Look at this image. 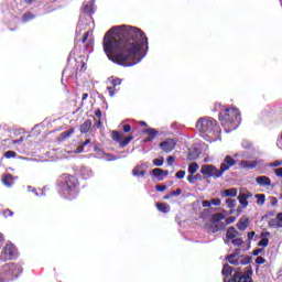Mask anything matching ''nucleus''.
Returning a JSON list of instances; mask_svg holds the SVG:
<instances>
[{
	"label": "nucleus",
	"mask_w": 282,
	"mask_h": 282,
	"mask_svg": "<svg viewBox=\"0 0 282 282\" xmlns=\"http://www.w3.org/2000/svg\"><path fill=\"white\" fill-rule=\"evenodd\" d=\"M185 175H186V172L184 170H180L178 172H176L175 177L177 180H184Z\"/></svg>",
	"instance_id": "nucleus-44"
},
{
	"label": "nucleus",
	"mask_w": 282,
	"mask_h": 282,
	"mask_svg": "<svg viewBox=\"0 0 282 282\" xmlns=\"http://www.w3.org/2000/svg\"><path fill=\"white\" fill-rule=\"evenodd\" d=\"M85 50L87 54H91L94 52V42L87 43Z\"/></svg>",
	"instance_id": "nucleus-41"
},
{
	"label": "nucleus",
	"mask_w": 282,
	"mask_h": 282,
	"mask_svg": "<svg viewBox=\"0 0 282 282\" xmlns=\"http://www.w3.org/2000/svg\"><path fill=\"white\" fill-rule=\"evenodd\" d=\"M261 252H263V248L253 250V257H259V254H261Z\"/></svg>",
	"instance_id": "nucleus-59"
},
{
	"label": "nucleus",
	"mask_w": 282,
	"mask_h": 282,
	"mask_svg": "<svg viewBox=\"0 0 282 282\" xmlns=\"http://www.w3.org/2000/svg\"><path fill=\"white\" fill-rule=\"evenodd\" d=\"M202 175H206V177H213L214 180H219L223 176L221 170L217 169V166L213 164H204L200 167Z\"/></svg>",
	"instance_id": "nucleus-8"
},
{
	"label": "nucleus",
	"mask_w": 282,
	"mask_h": 282,
	"mask_svg": "<svg viewBox=\"0 0 282 282\" xmlns=\"http://www.w3.org/2000/svg\"><path fill=\"white\" fill-rule=\"evenodd\" d=\"M156 208L160 213H171V206L164 203H156Z\"/></svg>",
	"instance_id": "nucleus-26"
},
{
	"label": "nucleus",
	"mask_w": 282,
	"mask_h": 282,
	"mask_svg": "<svg viewBox=\"0 0 282 282\" xmlns=\"http://www.w3.org/2000/svg\"><path fill=\"white\" fill-rule=\"evenodd\" d=\"M187 159L193 162L194 160H197V153L193 152V151H189L188 152V155H187Z\"/></svg>",
	"instance_id": "nucleus-49"
},
{
	"label": "nucleus",
	"mask_w": 282,
	"mask_h": 282,
	"mask_svg": "<svg viewBox=\"0 0 282 282\" xmlns=\"http://www.w3.org/2000/svg\"><path fill=\"white\" fill-rule=\"evenodd\" d=\"M237 164V160L232 159L230 155H226L223 163L220 164V173L224 175L226 171H230L231 166Z\"/></svg>",
	"instance_id": "nucleus-11"
},
{
	"label": "nucleus",
	"mask_w": 282,
	"mask_h": 282,
	"mask_svg": "<svg viewBox=\"0 0 282 282\" xmlns=\"http://www.w3.org/2000/svg\"><path fill=\"white\" fill-rule=\"evenodd\" d=\"M155 189H156L159 193H164V191H166V185H156V186H155Z\"/></svg>",
	"instance_id": "nucleus-53"
},
{
	"label": "nucleus",
	"mask_w": 282,
	"mask_h": 282,
	"mask_svg": "<svg viewBox=\"0 0 282 282\" xmlns=\"http://www.w3.org/2000/svg\"><path fill=\"white\" fill-rule=\"evenodd\" d=\"M231 243L237 248H241V246H243V240L241 238H232Z\"/></svg>",
	"instance_id": "nucleus-38"
},
{
	"label": "nucleus",
	"mask_w": 282,
	"mask_h": 282,
	"mask_svg": "<svg viewBox=\"0 0 282 282\" xmlns=\"http://www.w3.org/2000/svg\"><path fill=\"white\" fill-rule=\"evenodd\" d=\"M219 121L225 129V133H231L241 124V111L235 107L225 108L219 113Z\"/></svg>",
	"instance_id": "nucleus-4"
},
{
	"label": "nucleus",
	"mask_w": 282,
	"mask_h": 282,
	"mask_svg": "<svg viewBox=\"0 0 282 282\" xmlns=\"http://www.w3.org/2000/svg\"><path fill=\"white\" fill-rule=\"evenodd\" d=\"M256 183L258 186H272V181L268 176H258Z\"/></svg>",
	"instance_id": "nucleus-20"
},
{
	"label": "nucleus",
	"mask_w": 282,
	"mask_h": 282,
	"mask_svg": "<svg viewBox=\"0 0 282 282\" xmlns=\"http://www.w3.org/2000/svg\"><path fill=\"white\" fill-rule=\"evenodd\" d=\"M131 140H133V137H132V135H129V137L124 138L123 140H121V141L119 142V147H120L121 149H124V147H127V145L131 142Z\"/></svg>",
	"instance_id": "nucleus-32"
},
{
	"label": "nucleus",
	"mask_w": 282,
	"mask_h": 282,
	"mask_svg": "<svg viewBox=\"0 0 282 282\" xmlns=\"http://www.w3.org/2000/svg\"><path fill=\"white\" fill-rule=\"evenodd\" d=\"M241 254V249H235L234 253L226 257V261H230V259H235V257H239Z\"/></svg>",
	"instance_id": "nucleus-36"
},
{
	"label": "nucleus",
	"mask_w": 282,
	"mask_h": 282,
	"mask_svg": "<svg viewBox=\"0 0 282 282\" xmlns=\"http://www.w3.org/2000/svg\"><path fill=\"white\" fill-rule=\"evenodd\" d=\"M172 197H177L182 195V189L177 188L176 191L171 192Z\"/></svg>",
	"instance_id": "nucleus-54"
},
{
	"label": "nucleus",
	"mask_w": 282,
	"mask_h": 282,
	"mask_svg": "<svg viewBox=\"0 0 282 282\" xmlns=\"http://www.w3.org/2000/svg\"><path fill=\"white\" fill-rule=\"evenodd\" d=\"M112 140L120 143L122 140V134L118 131H112Z\"/></svg>",
	"instance_id": "nucleus-37"
},
{
	"label": "nucleus",
	"mask_w": 282,
	"mask_h": 282,
	"mask_svg": "<svg viewBox=\"0 0 282 282\" xmlns=\"http://www.w3.org/2000/svg\"><path fill=\"white\" fill-rule=\"evenodd\" d=\"M24 140L25 138L20 137V139L13 140V144H21Z\"/></svg>",
	"instance_id": "nucleus-62"
},
{
	"label": "nucleus",
	"mask_w": 282,
	"mask_h": 282,
	"mask_svg": "<svg viewBox=\"0 0 282 282\" xmlns=\"http://www.w3.org/2000/svg\"><path fill=\"white\" fill-rule=\"evenodd\" d=\"M143 133L148 134V137L143 139V142L147 143L153 142V140H155V137H158L160 132L153 128H147L143 130Z\"/></svg>",
	"instance_id": "nucleus-14"
},
{
	"label": "nucleus",
	"mask_w": 282,
	"mask_h": 282,
	"mask_svg": "<svg viewBox=\"0 0 282 282\" xmlns=\"http://www.w3.org/2000/svg\"><path fill=\"white\" fill-rule=\"evenodd\" d=\"M209 202L212 206H221V199L219 198H212Z\"/></svg>",
	"instance_id": "nucleus-50"
},
{
	"label": "nucleus",
	"mask_w": 282,
	"mask_h": 282,
	"mask_svg": "<svg viewBox=\"0 0 282 282\" xmlns=\"http://www.w3.org/2000/svg\"><path fill=\"white\" fill-rule=\"evenodd\" d=\"M226 219V215L218 213V214H214L212 216V221H214V224H219V221Z\"/></svg>",
	"instance_id": "nucleus-30"
},
{
	"label": "nucleus",
	"mask_w": 282,
	"mask_h": 282,
	"mask_svg": "<svg viewBox=\"0 0 282 282\" xmlns=\"http://www.w3.org/2000/svg\"><path fill=\"white\" fill-rule=\"evenodd\" d=\"M108 158L107 161L108 162H116V160H120V156H116L113 154H108Z\"/></svg>",
	"instance_id": "nucleus-52"
},
{
	"label": "nucleus",
	"mask_w": 282,
	"mask_h": 282,
	"mask_svg": "<svg viewBox=\"0 0 282 282\" xmlns=\"http://www.w3.org/2000/svg\"><path fill=\"white\" fill-rule=\"evenodd\" d=\"M32 193L35 195V197H43V195H45V193L43 192V189H36L33 188Z\"/></svg>",
	"instance_id": "nucleus-43"
},
{
	"label": "nucleus",
	"mask_w": 282,
	"mask_h": 282,
	"mask_svg": "<svg viewBox=\"0 0 282 282\" xmlns=\"http://www.w3.org/2000/svg\"><path fill=\"white\" fill-rule=\"evenodd\" d=\"M147 169H149V165L144 162L137 164L132 170L133 177H144L147 175Z\"/></svg>",
	"instance_id": "nucleus-12"
},
{
	"label": "nucleus",
	"mask_w": 282,
	"mask_h": 282,
	"mask_svg": "<svg viewBox=\"0 0 282 282\" xmlns=\"http://www.w3.org/2000/svg\"><path fill=\"white\" fill-rule=\"evenodd\" d=\"M256 263H257L258 265H263V263H265V258H263V257H257V258H256Z\"/></svg>",
	"instance_id": "nucleus-51"
},
{
	"label": "nucleus",
	"mask_w": 282,
	"mask_h": 282,
	"mask_svg": "<svg viewBox=\"0 0 282 282\" xmlns=\"http://www.w3.org/2000/svg\"><path fill=\"white\" fill-rule=\"evenodd\" d=\"M239 235V231H237V229L235 227H229L227 229V241L226 243H228V241H230V239H235V237H237Z\"/></svg>",
	"instance_id": "nucleus-23"
},
{
	"label": "nucleus",
	"mask_w": 282,
	"mask_h": 282,
	"mask_svg": "<svg viewBox=\"0 0 282 282\" xmlns=\"http://www.w3.org/2000/svg\"><path fill=\"white\" fill-rule=\"evenodd\" d=\"M151 173L153 177L158 180V182H163L164 177L169 176V171H164L160 167L153 169Z\"/></svg>",
	"instance_id": "nucleus-15"
},
{
	"label": "nucleus",
	"mask_w": 282,
	"mask_h": 282,
	"mask_svg": "<svg viewBox=\"0 0 282 282\" xmlns=\"http://www.w3.org/2000/svg\"><path fill=\"white\" fill-rule=\"evenodd\" d=\"M36 19V15L32 12H26L22 15V23H29V21H34Z\"/></svg>",
	"instance_id": "nucleus-28"
},
{
	"label": "nucleus",
	"mask_w": 282,
	"mask_h": 282,
	"mask_svg": "<svg viewBox=\"0 0 282 282\" xmlns=\"http://www.w3.org/2000/svg\"><path fill=\"white\" fill-rule=\"evenodd\" d=\"M279 204V199L276 197H271V206H276Z\"/></svg>",
	"instance_id": "nucleus-63"
},
{
	"label": "nucleus",
	"mask_w": 282,
	"mask_h": 282,
	"mask_svg": "<svg viewBox=\"0 0 282 282\" xmlns=\"http://www.w3.org/2000/svg\"><path fill=\"white\" fill-rule=\"evenodd\" d=\"M109 83H110V85H112V87L111 86L108 87L107 91H108L110 98H113L116 96V87H119V85H122V79L116 78V77H110Z\"/></svg>",
	"instance_id": "nucleus-13"
},
{
	"label": "nucleus",
	"mask_w": 282,
	"mask_h": 282,
	"mask_svg": "<svg viewBox=\"0 0 282 282\" xmlns=\"http://www.w3.org/2000/svg\"><path fill=\"white\" fill-rule=\"evenodd\" d=\"M83 12L86 14V17H91L94 14V2L87 3L83 7Z\"/></svg>",
	"instance_id": "nucleus-24"
},
{
	"label": "nucleus",
	"mask_w": 282,
	"mask_h": 282,
	"mask_svg": "<svg viewBox=\"0 0 282 282\" xmlns=\"http://www.w3.org/2000/svg\"><path fill=\"white\" fill-rule=\"evenodd\" d=\"M159 147L163 153H171L177 147V141L175 139H165Z\"/></svg>",
	"instance_id": "nucleus-10"
},
{
	"label": "nucleus",
	"mask_w": 282,
	"mask_h": 282,
	"mask_svg": "<svg viewBox=\"0 0 282 282\" xmlns=\"http://www.w3.org/2000/svg\"><path fill=\"white\" fill-rule=\"evenodd\" d=\"M58 194L63 199H76L80 193V183L76 176L64 174L58 183Z\"/></svg>",
	"instance_id": "nucleus-3"
},
{
	"label": "nucleus",
	"mask_w": 282,
	"mask_h": 282,
	"mask_svg": "<svg viewBox=\"0 0 282 282\" xmlns=\"http://www.w3.org/2000/svg\"><path fill=\"white\" fill-rule=\"evenodd\" d=\"M75 131L76 130L74 128H70V129L62 132L59 135L61 140H67V138H69L70 135H74Z\"/></svg>",
	"instance_id": "nucleus-29"
},
{
	"label": "nucleus",
	"mask_w": 282,
	"mask_h": 282,
	"mask_svg": "<svg viewBox=\"0 0 282 282\" xmlns=\"http://www.w3.org/2000/svg\"><path fill=\"white\" fill-rule=\"evenodd\" d=\"M226 205L228 208H235L237 206V200L232 198H227L226 199Z\"/></svg>",
	"instance_id": "nucleus-39"
},
{
	"label": "nucleus",
	"mask_w": 282,
	"mask_h": 282,
	"mask_svg": "<svg viewBox=\"0 0 282 282\" xmlns=\"http://www.w3.org/2000/svg\"><path fill=\"white\" fill-rule=\"evenodd\" d=\"M221 272L223 276H225L224 282H254L252 281V268H247V271L243 273L241 271L235 272V268L230 267V264H224ZM232 272H235L234 275ZM231 275L232 278L228 280Z\"/></svg>",
	"instance_id": "nucleus-6"
},
{
	"label": "nucleus",
	"mask_w": 282,
	"mask_h": 282,
	"mask_svg": "<svg viewBox=\"0 0 282 282\" xmlns=\"http://www.w3.org/2000/svg\"><path fill=\"white\" fill-rule=\"evenodd\" d=\"M237 193H239V191L237 189V187H234L224 189L223 192H220V195L221 197H237Z\"/></svg>",
	"instance_id": "nucleus-21"
},
{
	"label": "nucleus",
	"mask_w": 282,
	"mask_h": 282,
	"mask_svg": "<svg viewBox=\"0 0 282 282\" xmlns=\"http://www.w3.org/2000/svg\"><path fill=\"white\" fill-rule=\"evenodd\" d=\"M89 23H91V17L80 15L76 26V34H80V32L87 30V28H89Z\"/></svg>",
	"instance_id": "nucleus-9"
},
{
	"label": "nucleus",
	"mask_w": 282,
	"mask_h": 282,
	"mask_svg": "<svg viewBox=\"0 0 282 282\" xmlns=\"http://www.w3.org/2000/svg\"><path fill=\"white\" fill-rule=\"evenodd\" d=\"M258 164H259V162H257V161L242 160V161H240L239 166H240V169H245L246 171H250L252 169H257Z\"/></svg>",
	"instance_id": "nucleus-17"
},
{
	"label": "nucleus",
	"mask_w": 282,
	"mask_h": 282,
	"mask_svg": "<svg viewBox=\"0 0 282 282\" xmlns=\"http://www.w3.org/2000/svg\"><path fill=\"white\" fill-rule=\"evenodd\" d=\"M256 198L258 206H263V204H265V194H257Z\"/></svg>",
	"instance_id": "nucleus-33"
},
{
	"label": "nucleus",
	"mask_w": 282,
	"mask_h": 282,
	"mask_svg": "<svg viewBox=\"0 0 282 282\" xmlns=\"http://www.w3.org/2000/svg\"><path fill=\"white\" fill-rule=\"evenodd\" d=\"M274 173L278 177H282V167L275 169Z\"/></svg>",
	"instance_id": "nucleus-60"
},
{
	"label": "nucleus",
	"mask_w": 282,
	"mask_h": 282,
	"mask_svg": "<svg viewBox=\"0 0 282 282\" xmlns=\"http://www.w3.org/2000/svg\"><path fill=\"white\" fill-rule=\"evenodd\" d=\"M17 257H19V251L17 250V247H14L12 242H9L6 245L0 253V261H12L17 259Z\"/></svg>",
	"instance_id": "nucleus-7"
},
{
	"label": "nucleus",
	"mask_w": 282,
	"mask_h": 282,
	"mask_svg": "<svg viewBox=\"0 0 282 282\" xmlns=\"http://www.w3.org/2000/svg\"><path fill=\"white\" fill-rule=\"evenodd\" d=\"M231 265H241L239 257L227 260Z\"/></svg>",
	"instance_id": "nucleus-46"
},
{
	"label": "nucleus",
	"mask_w": 282,
	"mask_h": 282,
	"mask_svg": "<svg viewBox=\"0 0 282 282\" xmlns=\"http://www.w3.org/2000/svg\"><path fill=\"white\" fill-rule=\"evenodd\" d=\"M242 149H252V143L248 140L242 141L241 143Z\"/></svg>",
	"instance_id": "nucleus-48"
},
{
	"label": "nucleus",
	"mask_w": 282,
	"mask_h": 282,
	"mask_svg": "<svg viewBox=\"0 0 282 282\" xmlns=\"http://www.w3.org/2000/svg\"><path fill=\"white\" fill-rule=\"evenodd\" d=\"M89 129H91V120L89 119L82 123L79 127L80 133H88Z\"/></svg>",
	"instance_id": "nucleus-25"
},
{
	"label": "nucleus",
	"mask_w": 282,
	"mask_h": 282,
	"mask_svg": "<svg viewBox=\"0 0 282 282\" xmlns=\"http://www.w3.org/2000/svg\"><path fill=\"white\" fill-rule=\"evenodd\" d=\"M104 52L116 65L133 67L149 54V37L135 26H115L104 36Z\"/></svg>",
	"instance_id": "nucleus-1"
},
{
	"label": "nucleus",
	"mask_w": 282,
	"mask_h": 282,
	"mask_svg": "<svg viewBox=\"0 0 282 282\" xmlns=\"http://www.w3.org/2000/svg\"><path fill=\"white\" fill-rule=\"evenodd\" d=\"M212 203L210 200H203V208H210Z\"/></svg>",
	"instance_id": "nucleus-57"
},
{
	"label": "nucleus",
	"mask_w": 282,
	"mask_h": 282,
	"mask_svg": "<svg viewBox=\"0 0 282 282\" xmlns=\"http://www.w3.org/2000/svg\"><path fill=\"white\" fill-rule=\"evenodd\" d=\"M187 182L189 184H195V182H202V174H195V175L189 174L187 176Z\"/></svg>",
	"instance_id": "nucleus-27"
},
{
	"label": "nucleus",
	"mask_w": 282,
	"mask_h": 282,
	"mask_svg": "<svg viewBox=\"0 0 282 282\" xmlns=\"http://www.w3.org/2000/svg\"><path fill=\"white\" fill-rule=\"evenodd\" d=\"M196 129L207 142H217V140H221V128L214 118H200L196 122Z\"/></svg>",
	"instance_id": "nucleus-2"
},
{
	"label": "nucleus",
	"mask_w": 282,
	"mask_h": 282,
	"mask_svg": "<svg viewBox=\"0 0 282 282\" xmlns=\"http://www.w3.org/2000/svg\"><path fill=\"white\" fill-rule=\"evenodd\" d=\"M240 265H248L252 261V258L246 257V256H240Z\"/></svg>",
	"instance_id": "nucleus-34"
},
{
	"label": "nucleus",
	"mask_w": 282,
	"mask_h": 282,
	"mask_svg": "<svg viewBox=\"0 0 282 282\" xmlns=\"http://www.w3.org/2000/svg\"><path fill=\"white\" fill-rule=\"evenodd\" d=\"M6 238L3 234H0V248L3 246ZM23 274V267L18 263L9 262L3 265H0V282H10L14 279H19V275Z\"/></svg>",
	"instance_id": "nucleus-5"
},
{
	"label": "nucleus",
	"mask_w": 282,
	"mask_h": 282,
	"mask_svg": "<svg viewBox=\"0 0 282 282\" xmlns=\"http://www.w3.org/2000/svg\"><path fill=\"white\" fill-rule=\"evenodd\" d=\"M4 158H7V160H10L11 158H17V152H14V151H7L4 153Z\"/></svg>",
	"instance_id": "nucleus-45"
},
{
	"label": "nucleus",
	"mask_w": 282,
	"mask_h": 282,
	"mask_svg": "<svg viewBox=\"0 0 282 282\" xmlns=\"http://www.w3.org/2000/svg\"><path fill=\"white\" fill-rule=\"evenodd\" d=\"M152 162H153V165H154V166H163V164H164V158L154 159Z\"/></svg>",
	"instance_id": "nucleus-42"
},
{
	"label": "nucleus",
	"mask_w": 282,
	"mask_h": 282,
	"mask_svg": "<svg viewBox=\"0 0 282 282\" xmlns=\"http://www.w3.org/2000/svg\"><path fill=\"white\" fill-rule=\"evenodd\" d=\"M281 164H282V161H275V162L271 163V166L276 167V166H281Z\"/></svg>",
	"instance_id": "nucleus-64"
},
{
	"label": "nucleus",
	"mask_w": 282,
	"mask_h": 282,
	"mask_svg": "<svg viewBox=\"0 0 282 282\" xmlns=\"http://www.w3.org/2000/svg\"><path fill=\"white\" fill-rule=\"evenodd\" d=\"M225 221H226L227 226H230V224H235V221H237V217L230 216V217L226 218Z\"/></svg>",
	"instance_id": "nucleus-47"
},
{
	"label": "nucleus",
	"mask_w": 282,
	"mask_h": 282,
	"mask_svg": "<svg viewBox=\"0 0 282 282\" xmlns=\"http://www.w3.org/2000/svg\"><path fill=\"white\" fill-rule=\"evenodd\" d=\"M197 171H199V164H197L196 162L191 163L188 166L189 175H195V173H197Z\"/></svg>",
	"instance_id": "nucleus-31"
},
{
	"label": "nucleus",
	"mask_w": 282,
	"mask_h": 282,
	"mask_svg": "<svg viewBox=\"0 0 282 282\" xmlns=\"http://www.w3.org/2000/svg\"><path fill=\"white\" fill-rule=\"evenodd\" d=\"M241 153V158H245V160H250V153L243 151V152H240Z\"/></svg>",
	"instance_id": "nucleus-61"
},
{
	"label": "nucleus",
	"mask_w": 282,
	"mask_h": 282,
	"mask_svg": "<svg viewBox=\"0 0 282 282\" xmlns=\"http://www.w3.org/2000/svg\"><path fill=\"white\" fill-rule=\"evenodd\" d=\"M3 214H4V217H13L14 216V213L12 210H10V209H6L3 212Z\"/></svg>",
	"instance_id": "nucleus-55"
},
{
	"label": "nucleus",
	"mask_w": 282,
	"mask_h": 282,
	"mask_svg": "<svg viewBox=\"0 0 282 282\" xmlns=\"http://www.w3.org/2000/svg\"><path fill=\"white\" fill-rule=\"evenodd\" d=\"M254 235L256 232L254 231H250L248 232L247 237H248V241H252V239H254Z\"/></svg>",
	"instance_id": "nucleus-58"
},
{
	"label": "nucleus",
	"mask_w": 282,
	"mask_h": 282,
	"mask_svg": "<svg viewBox=\"0 0 282 282\" xmlns=\"http://www.w3.org/2000/svg\"><path fill=\"white\" fill-rule=\"evenodd\" d=\"M82 180H91L94 177V171L90 167L83 166L79 171Z\"/></svg>",
	"instance_id": "nucleus-18"
},
{
	"label": "nucleus",
	"mask_w": 282,
	"mask_h": 282,
	"mask_svg": "<svg viewBox=\"0 0 282 282\" xmlns=\"http://www.w3.org/2000/svg\"><path fill=\"white\" fill-rule=\"evenodd\" d=\"M270 226H274L275 228H282V213H278L276 217L271 219Z\"/></svg>",
	"instance_id": "nucleus-22"
},
{
	"label": "nucleus",
	"mask_w": 282,
	"mask_h": 282,
	"mask_svg": "<svg viewBox=\"0 0 282 282\" xmlns=\"http://www.w3.org/2000/svg\"><path fill=\"white\" fill-rule=\"evenodd\" d=\"M14 180H18V177L12 176V174H4L2 176V184L10 188L14 185Z\"/></svg>",
	"instance_id": "nucleus-19"
},
{
	"label": "nucleus",
	"mask_w": 282,
	"mask_h": 282,
	"mask_svg": "<svg viewBox=\"0 0 282 282\" xmlns=\"http://www.w3.org/2000/svg\"><path fill=\"white\" fill-rule=\"evenodd\" d=\"M250 197H252V193L247 192V193H240L238 196V200L240 206H242V208H248V199H250Z\"/></svg>",
	"instance_id": "nucleus-16"
},
{
	"label": "nucleus",
	"mask_w": 282,
	"mask_h": 282,
	"mask_svg": "<svg viewBox=\"0 0 282 282\" xmlns=\"http://www.w3.org/2000/svg\"><path fill=\"white\" fill-rule=\"evenodd\" d=\"M268 243H270V239H268V238H262V239L258 242V246H260V248H268Z\"/></svg>",
	"instance_id": "nucleus-40"
},
{
	"label": "nucleus",
	"mask_w": 282,
	"mask_h": 282,
	"mask_svg": "<svg viewBox=\"0 0 282 282\" xmlns=\"http://www.w3.org/2000/svg\"><path fill=\"white\" fill-rule=\"evenodd\" d=\"M175 162V156H169L167 158V164L169 166H173V163Z\"/></svg>",
	"instance_id": "nucleus-56"
},
{
	"label": "nucleus",
	"mask_w": 282,
	"mask_h": 282,
	"mask_svg": "<svg viewBox=\"0 0 282 282\" xmlns=\"http://www.w3.org/2000/svg\"><path fill=\"white\" fill-rule=\"evenodd\" d=\"M239 230H246L248 228V220L240 219L237 224Z\"/></svg>",
	"instance_id": "nucleus-35"
}]
</instances>
